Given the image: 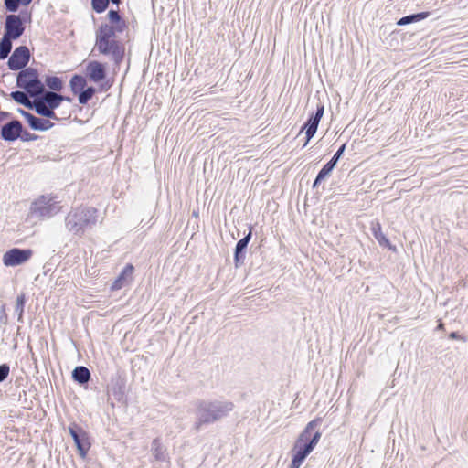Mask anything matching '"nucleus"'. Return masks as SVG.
Instances as JSON below:
<instances>
[{
    "label": "nucleus",
    "instance_id": "obj_1",
    "mask_svg": "<svg viewBox=\"0 0 468 468\" xmlns=\"http://www.w3.org/2000/svg\"><path fill=\"white\" fill-rule=\"evenodd\" d=\"M196 421L193 429L199 431L202 426L213 424L229 416L234 403L227 399H197L195 402Z\"/></svg>",
    "mask_w": 468,
    "mask_h": 468
},
{
    "label": "nucleus",
    "instance_id": "obj_2",
    "mask_svg": "<svg viewBox=\"0 0 468 468\" xmlns=\"http://www.w3.org/2000/svg\"><path fill=\"white\" fill-rule=\"evenodd\" d=\"M108 16L112 25L102 24L96 31L93 50L97 49L103 55H111L117 63V10L111 9Z\"/></svg>",
    "mask_w": 468,
    "mask_h": 468
},
{
    "label": "nucleus",
    "instance_id": "obj_3",
    "mask_svg": "<svg viewBox=\"0 0 468 468\" xmlns=\"http://www.w3.org/2000/svg\"><path fill=\"white\" fill-rule=\"evenodd\" d=\"M97 222V209L92 207H79L70 211L66 218L67 229L74 235L81 236L91 229Z\"/></svg>",
    "mask_w": 468,
    "mask_h": 468
},
{
    "label": "nucleus",
    "instance_id": "obj_4",
    "mask_svg": "<svg viewBox=\"0 0 468 468\" xmlns=\"http://www.w3.org/2000/svg\"><path fill=\"white\" fill-rule=\"evenodd\" d=\"M322 421V418L317 417L308 422L295 441L293 449L302 452L303 455L308 456L321 438V432L319 431H314V430L321 425Z\"/></svg>",
    "mask_w": 468,
    "mask_h": 468
},
{
    "label": "nucleus",
    "instance_id": "obj_5",
    "mask_svg": "<svg viewBox=\"0 0 468 468\" xmlns=\"http://www.w3.org/2000/svg\"><path fill=\"white\" fill-rule=\"evenodd\" d=\"M16 86L23 89L30 97L37 98L45 91V87L38 77V72L33 68H26L19 71Z\"/></svg>",
    "mask_w": 468,
    "mask_h": 468
},
{
    "label": "nucleus",
    "instance_id": "obj_6",
    "mask_svg": "<svg viewBox=\"0 0 468 468\" xmlns=\"http://www.w3.org/2000/svg\"><path fill=\"white\" fill-rule=\"evenodd\" d=\"M60 207L58 202L42 196L30 206V216L37 219H47L58 213Z\"/></svg>",
    "mask_w": 468,
    "mask_h": 468
},
{
    "label": "nucleus",
    "instance_id": "obj_7",
    "mask_svg": "<svg viewBox=\"0 0 468 468\" xmlns=\"http://www.w3.org/2000/svg\"><path fill=\"white\" fill-rule=\"evenodd\" d=\"M324 105L323 102L319 101L316 104L315 111L312 112L309 114L307 120L303 124V126L299 132V134L302 133L303 132L305 133V142H304L303 147H305L308 144V143L310 142V140L315 135L317 129H318V125L320 123V121L324 115Z\"/></svg>",
    "mask_w": 468,
    "mask_h": 468
},
{
    "label": "nucleus",
    "instance_id": "obj_8",
    "mask_svg": "<svg viewBox=\"0 0 468 468\" xmlns=\"http://www.w3.org/2000/svg\"><path fill=\"white\" fill-rule=\"evenodd\" d=\"M33 255L30 249L13 248L3 255V263L7 267H15L27 262Z\"/></svg>",
    "mask_w": 468,
    "mask_h": 468
},
{
    "label": "nucleus",
    "instance_id": "obj_9",
    "mask_svg": "<svg viewBox=\"0 0 468 468\" xmlns=\"http://www.w3.org/2000/svg\"><path fill=\"white\" fill-rule=\"evenodd\" d=\"M30 59V52L27 46L17 47L10 56L7 65L11 70H22Z\"/></svg>",
    "mask_w": 468,
    "mask_h": 468
},
{
    "label": "nucleus",
    "instance_id": "obj_10",
    "mask_svg": "<svg viewBox=\"0 0 468 468\" xmlns=\"http://www.w3.org/2000/svg\"><path fill=\"white\" fill-rule=\"evenodd\" d=\"M252 229L253 227L250 225L248 233L245 234V236L236 243L234 249L233 262L235 268L237 269L244 264L247 248L252 238Z\"/></svg>",
    "mask_w": 468,
    "mask_h": 468
},
{
    "label": "nucleus",
    "instance_id": "obj_11",
    "mask_svg": "<svg viewBox=\"0 0 468 468\" xmlns=\"http://www.w3.org/2000/svg\"><path fill=\"white\" fill-rule=\"evenodd\" d=\"M69 431L75 442L80 455L84 458L90 447L86 432L76 424L70 425L69 427Z\"/></svg>",
    "mask_w": 468,
    "mask_h": 468
},
{
    "label": "nucleus",
    "instance_id": "obj_12",
    "mask_svg": "<svg viewBox=\"0 0 468 468\" xmlns=\"http://www.w3.org/2000/svg\"><path fill=\"white\" fill-rule=\"evenodd\" d=\"M25 30V27L19 16L8 15L5 23L4 36L13 39L19 38Z\"/></svg>",
    "mask_w": 468,
    "mask_h": 468
},
{
    "label": "nucleus",
    "instance_id": "obj_13",
    "mask_svg": "<svg viewBox=\"0 0 468 468\" xmlns=\"http://www.w3.org/2000/svg\"><path fill=\"white\" fill-rule=\"evenodd\" d=\"M22 123L18 120H12L2 126L1 137L5 141L13 142L21 136Z\"/></svg>",
    "mask_w": 468,
    "mask_h": 468
},
{
    "label": "nucleus",
    "instance_id": "obj_14",
    "mask_svg": "<svg viewBox=\"0 0 468 468\" xmlns=\"http://www.w3.org/2000/svg\"><path fill=\"white\" fill-rule=\"evenodd\" d=\"M86 74L91 81L98 83L105 79L106 69L102 63L93 60L87 64Z\"/></svg>",
    "mask_w": 468,
    "mask_h": 468
},
{
    "label": "nucleus",
    "instance_id": "obj_15",
    "mask_svg": "<svg viewBox=\"0 0 468 468\" xmlns=\"http://www.w3.org/2000/svg\"><path fill=\"white\" fill-rule=\"evenodd\" d=\"M371 231L374 238L378 242L379 246L387 248L388 250L396 252L397 247L393 245L386 235L382 232L381 225L378 221L372 223Z\"/></svg>",
    "mask_w": 468,
    "mask_h": 468
},
{
    "label": "nucleus",
    "instance_id": "obj_16",
    "mask_svg": "<svg viewBox=\"0 0 468 468\" xmlns=\"http://www.w3.org/2000/svg\"><path fill=\"white\" fill-rule=\"evenodd\" d=\"M135 268L132 263H126L119 272V290L123 287H130L134 281Z\"/></svg>",
    "mask_w": 468,
    "mask_h": 468
},
{
    "label": "nucleus",
    "instance_id": "obj_17",
    "mask_svg": "<svg viewBox=\"0 0 468 468\" xmlns=\"http://www.w3.org/2000/svg\"><path fill=\"white\" fill-rule=\"evenodd\" d=\"M151 452L155 461L169 463V454L167 452V448L161 442V440L159 438H155L153 440L151 443Z\"/></svg>",
    "mask_w": 468,
    "mask_h": 468
},
{
    "label": "nucleus",
    "instance_id": "obj_18",
    "mask_svg": "<svg viewBox=\"0 0 468 468\" xmlns=\"http://www.w3.org/2000/svg\"><path fill=\"white\" fill-rule=\"evenodd\" d=\"M36 99L42 101V103L48 105L51 109L55 110L64 101V96L57 92L45 90L42 95L37 97Z\"/></svg>",
    "mask_w": 468,
    "mask_h": 468
},
{
    "label": "nucleus",
    "instance_id": "obj_19",
    "mask_svg": "<svg viewBox=\"0 0 468 468\" xmlns=\"http://www.w3.org/2000/svg\"><path fill=\"white\" fill-rule=\"evenodd\" d=\"M36 111V112L45 118L55 119L58 120L56 113L53 109H51L48 105L42 103V101L34 99L32 108Z\"/></svg>",
    "mask_w": 468,
    "mask_h": 468
},
{
    "label": "nucleus",
    "instance_id": "obj_20",
    "mask_svg": "<svg viewBox=\"0 0 468 468\" xmlns=\"http://www.w3.org/2000/svg\"><path fill=\"white\" fill-rule=\"evenodd\" d=\"M431 15L429 11H423L419 13L410 14L405 16H402L397 21L398 26H406L412 23H417L419 21L424 20L428 18Z\"/></svg>",
    "mask_w": 468,
    "mask_h": 468
},
{
    "label": "nucleus",
    "instance_id": "obj_21",
    "mask_svg": "<svg viewBox=\"0 0 468 468\" xmlns=\"http://www.w3.org/2000/svg\"><path fill=\"white\" fill-rule=\"evenodd\" d=\"M72 378L80 385L87 384L90 378V372L86 367L78 366L72 371Z\"/></svg>",
    "mask_w": 468,
    "mask_h": 468
},
{
    "label": "nucleus",
    "instance_id": "obj_22",
    "mask_svg": "<svg viewBox=\"0 0 468 468\" xmlns=\"http://www.w3.org/2000/svg\"><path fill=\"white\" fill-rule=\"evenodd\" d=\"M30 128L36 131H47L54 126V123L48 119L35 116L29 124Z\"/></svg>",
    "mask_w": 468,
    "mask_h": 468
},
{
    "label": "nucleus",
    "instance_id": "obj_23",
    "mask_svg": "<svg viewBox=\"0 0 468 468\" xmlns=\"http://www.w3.org/2000/svg\"><path fill=\"white\" fill-rule=\"evenodd\" d=\"M127 29V23L122 16L119 14V65L125 55V47L121 41V35Z\"/></svg>",
    "mask_w": 468,
    "mask_h": 468
},
{
    "label": "nucleus",
    "instance_id": "obj_24",
    "mask_svg": "<svg viewBox=\"0 0 468 468\" xmlns=\"http://www.w3.org/2000/svg\"><path fill=\"white\" fill-rule=\"evenodd\" d=\"M70 89L74 94H79L87 85L84 77L74 75L69 81Z\"/></svg>",
    "mask_w": 468,
    "mask_h": 468
},
{
    "label": "nucleus",
    "instance_id": "obj_25",
    "mask_svg": "<svg viewBox=\"0 0 468 468\" xmlns=\"http://www.w3.org/2000/svg\"><path fill=\"white\" fill-rule=\"evenodd\" d=\"M27 93L26 91H21V90H16V91H12L10 96L11 98L17 103L27 107V108H29L31 109L32 108V104H33V101H31L27 95Z\"/></svg>",
    "mask_w": 468,
    "mask_h": 468
},
{
    "label": "nucleus",
    "instance_id": "obj_26",
    "mask_svg": "<svg viewBox=\"0 0 468 468\" xmlns=\"http://www.w3.org/2000/svg\"><path fill=\"white\" fill-rule=\"evenodd\" d=\"M12 40L13 38H10L8 37L3 36V37L0 40V59H5L11 49H12Z\"/></svg>",
    "mask_w": 468,
    "mask_h": 468
},
{
    "label": "nucleus",
    "instance_id": "obj_27",
    "mask_svg": "<svg viewBox=\"0 0 468 468\" xmlns=\"http://www.w3.org/2000/svg\"><path fill=\"white\" fill-rule=\"evenodd\" d=\"M45 83L54 92L60 91L63 88V82L61 79L57 76H47L45 79Z\"/></svg>",
    "mask_w": 468,
    "mask_h": 468
},
{
    "label": "nucleus",
    "instance_id": "obj_28",
    "mask_svg": "<svg viewBox=\"0 0 468 468\" xmlns=\"http://www.w3.org/2000/svg\"><path fill=\"white\" fill-rule=\"evenodd\" d=\"M26 304V296L24 293L17 295L15 306V313L17 314L18 322H23V313Z\"/></svg>",
    "mask_w": 468,
    "mask_h": 468
},
{
    "label": "nucleus",
    "instance_id": "obj_29",
    "mask_svg": "<svg viewBox=\"0 0 468 468\" xmlns=\"http://www.w3.org/2000/svg\"><path fill=\"white\" fill-rule=\"evenodd\" d=\"M95 93V88L93 87H85L79 94L78 100L80 104H86Z\"/></svg>",
    "mask_w": 468,
    "mask_h": 468
},
{
    "label": "nucleus",
    "instance_id": "obj_30",
    "mask_svg": "<svg viewBox=\"0 0 468 468\" xmlns=\"http://www.w3.org/2000/svg\"><path fill=\"white\" fill-rule=\"evenodd\" d=\"M307 456L292 449V462L289 468H300Z\"/></svg>",
    "mask_w": 468,
    "mask_h": 468
},
{
    "label": "nucleus",
    "instance_id": "obj_31",
    "mask_svg": "<svg viewBox=\"0 0 468 468\" xmlns=\"http://www.w3.org/2000/svg\"><path fill=\"white\" fill-rule=\"evenodd\" d=\"M336 166V164L333 161L329 160L325 165H323V167L320 169V171L317 173V176L319 178H323L324 180L328 177L331 173L333 172L334 168Z\"/></svg>",
    "mask_w": 468,
    "mask_h": 468
},
{
    "label": "nucleus",
    "instance_id": "obj_32",
    "mask_svg": "<svg viewBox=\"0 0 468 468\" xmlns=\"http://www.w3.org/2000/svg\"><path fill=\"white\" fill-rule=\"evenodd\" d=\"M108 403L112 411H114L115 400H117V388L114 384L108 385L107 388Z\"/></svg>",
    "mask_w": 468,
    "mask_h": 468
},
{
    "label": "nucleus",
    "instance_id": "obj_33",
    "mask_svg": "<svg viewBox=\"0 0 468 468\" xmlns=\"http://www.w3.org/2000/svg\"><path fill=\"white\" fill-rule=\"evenodd\" d=\"M109 5V0H91V5L97 13H102L106 10Z\"/></svg>",
    "mask_w": 468,
    "mask_h": 468
},
{
    "label": "nucleus",
    "instance_id": "obj_34",
    "mask_svg": "<svg viewBox=\"0 0 468 468\" xmlns=\"http://www.w3.org/2000/svg\"><path fill=\"white\" fill-rule=\"evenodd\" d=\"M4 2H5L6 10L9 12L17 11L19 5H20L18 0H4Z\"/></svg>",
    "mask_w": 468,
    "mask_h": 468
},
{
    "label": "nucleus",
    "instance_id": "obj_35",
    "mask_svg": "<svg viewBox=\"0 0 468 468\" xmlns=\"http://www.w3.org/2000/svg\"><path fill=\"white\" fill-rule=\"evenodd\" d=\"M346 147V143L343 144L337 149V151L335 153V154L332 156V158L330 160L337 165L339 159L343 156V154L345 153Z\"/></svg>",
    "mask_w": 468,
    "mask_h": 468
},
{
    "label": "nucleus",
    "instance_id": "obj_36",
    "mask_svg": "<svg viewBox=\"0 0 468 468\" xmlns=\"http://www.w3.org/2000/svg\"><path fill=\"white\" fill-rule=\"evenodd\" d=\"M10 372V367L7 364L0 365V383L6 379Z\"/></svg>",
    "mask_w": 468,
    "mask_h": 468
},
{
    "label": "nucleus",
    "instance_id": "obj_37",
    "mask_svg": "<svg viewBox=\"0 0 468 468\" xmlns=\"http://www.w3.org/2000/svg\"><path fill=\"white\" fill-rule=\"evenodd\" d=\"M19 138L24 141V142H29V141H34L37 138V136L34 133H30L29 132L27 131H24L22 129V132H21V136H19Z\"/></svg>",
    "mask_w": 468,
    "mask_h": 468
},
{
    "label": "nucleus",
    "instance_id": "obj_38",
    "mask_svg": "<svg viewBox=\"0 0 468 468\" xmlns=\"http://www.w3.org/2000/svg\"><path fill=\"white\" fill-rule=\"evenodd\" d=\"M448 338L451 340H460L462 342H467V337L460 335L458 332H451L448 335Z\"/></svg>",
    "mask_w": 468,
    "mask_h": 468
},
{
    "label": "nucleus",
    "instance_id": "obj_39",
    "mask_svg": "<svg viewBox=\"0 0 468 468\" xmlns=\"http://www.w3.org/2000/svg\"><path fill=\"white\" fill-rule=\"evenodd\" d=\"M18 112L27 120L28 125L31 123L32 120L35 118V115L27 112L23 109H18Z\"/></svg>",
    "mask_w": 468,
    "mask_h": 468
},
{
    "label": "nucleus",
    "instance_id": "obj_40",
    "mask_svg": "<svg viewBox=\"0 0 468 468\" xmlns=\"http://www.w3.org/2000/svg\"><path fill=\"white\" fill-rule=\"evenodd\" d=\"M322 181H324V179L321 177L319 178V176L316 175V177L312 185V188L313 189L317 188L319 186V185L322 183Z\"/></svg>",
    "mask_w": 468,
    "mask_h": 468
},
{
    "label": "nucleus",
    "instance_id": "obj_41",
    "mask_svg": "<svg viewBox=\"0 0 468 468\" xmlns=\"http://www.w3.org/2000/svg\"><path fill=\"white\" fill-rule=\"evenodd\" d=\"M444 326H445V325H444V324L442 323V321H441V320H439V324H438V325H437V327H436V330H437V331H444Z\"/></svg>",
    "mask_w": 468,
    "mask_h": 468
},
{
    "label": "nucleus",
    "instance_id": "obj_42",
    "mask_svg": "<svg viewBox=\"0 0 468 468\" xmlns=\"http://www.w3.org/2000/svg\"><path fill=\"white\" fill-rule=\"evenodd\" d=\"M122 398H123V391L122 389L121 385L119 384V399H118L119 403L122 401Z\"/></svg>",
    "mask_w": 468,
    "mask_h": 468
},
{
    "label": "nucleus",
    "instance_id": "obj_43",
    "mask_svg": "<svg viewBox=\"0 0 468 468\" xmlns=\"http://www.w3.org/2000/svg\"><path fill=\"white\" fill-rule=\"evenodd\" d=\"M18 1H19L20 5H27L32 2V0H18Z\"/></svg>",
    "mask_w": 468,
    "mask_h": 468
},
{
    "label": "nucleus",
    "instance_id": "obj_44",
    "mask_svg": "<svg viewBox=\"0 0 468 468\" xmlns=\"http://www.w3.org/2000/svg\"><path fill=\"white\" fill-rule=\"evenodd\" d=\"M111 288H112V290H114V289H116V288H117V279H115L114 281H112Z\"/></svg>",
    "mask_w": 468,
    "mask_h": 468
},
{
    "label": "nucleus",
    "instance_id": "obj_45",
    "mask_svg": "<svg viewBox=\"0 0 468 468\" xmlns=\"http://www.w3.org/2000/svg\"><path fill=\"white\" fill-rule=\"evenodd\" d=\"M64 101H71V99H70L69 97H66V96H64Z\"/></svg>",
    "mask_w": 468,
    "mask_h": 468
},
{
    "label": "nucleus",
    "instance_id": "obj_46",
    "mask_svg": "<svg viewBox=\"0 0 468 468\" xmlns=\"http://www.w3.org/2000/svg\"><path fill=\"white\" fill-rule=\"evenodd\" d=\"M109 2H112L114 5H117V0H109Z\"/></svg>",
    "mask_w": 468,
    "mask_h": 468
},
{
    "label": "nucleus",
    "instance_id": "obj_47",
    "mask_svg": "<svg viewBox=\"0 0 468 468\" xmlns=\"http://www.w3.org/2000/svg\"><path fill=\"white\" fill-rule=\"evenodd\" d=\"M121 3V0H119V4Z\"/></svg>",
    "mask_w": 468,
    "mask_h": 468
}]
</instances>
